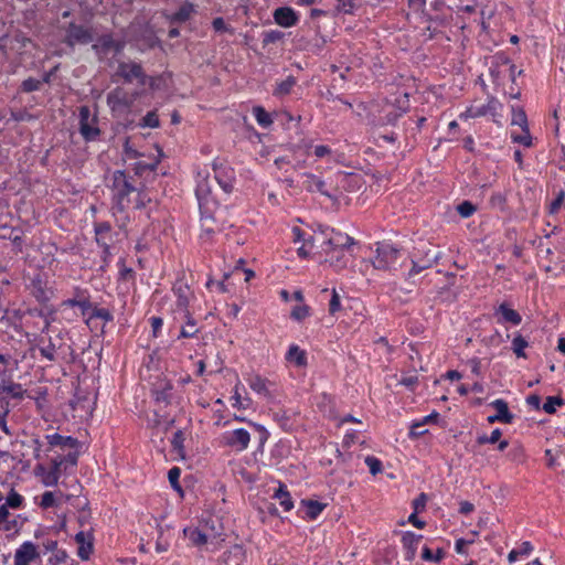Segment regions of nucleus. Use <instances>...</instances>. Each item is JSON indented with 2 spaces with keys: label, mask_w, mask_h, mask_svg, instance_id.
Masks as SVG:
<instances>
[{
  "label": "nucleus",
  "mask_w": 565,
  "mask_h": 565,
  "mask_svg": "<svg viewBox=\"0 0 565 565\" xmlns=\"http://www.w3.org/2000/svg\"><path fill=\"white\" fill-rule=\"evenodd\" d=\"M79 132L87 141L95 140L100 134L97 126V117L92 115L87 106L79 108Z\"/></svg>",
  "instance_id": "obj_3"
},
{
  "label": "nucleus",
  "mask_w": 565,
  "mask_h": 565,
  "mask_svg": "<svg viewBox=\"0 0 565 565\" xmlns=\"http://www.w3.org/2000/svg\"><path fill=\"white\" fill-rule=\"evenodd\" d=\"M417 259H429L433 257V265L440 258V252L430 243L422 242L413 252Z\"/></svg>",
  "instance_id": "obj_20"
},
{
  "label": "nucleus",
  "mask_w": 565,
  "mask_h": 565,
  "mask_svg": "<svg viewBox=\"0 0 565 565\" xmlns=\"http://www.w3.org/2000/svg\"><path fill=\"white\" fill-rule=\"evenodd\" d=\"M180 475H181V470H180L179 467H173L168 472L169 482H170L171 487L174 490H177L178 492L182 491V488H181V486L179 483Z\"/></svg>",
  "instance_id": "obj_39"
},
{
  "label": "nucleus",
  "mask_w": 565,
  "mask_h": 565,
  "mask_svg": "<svg viewBox=\"0 0 565 565\" xmlns=\"http://www.w3.org/2000/svg\"><path fill=\"white\" fill-rule=\"evenodd\" d=\"M340 309H341L340 296H339V294L337 292L335 289H332L331 299H330V302H329V313L333 316Z\"/></svg>",
  "instance_id": "obj_50"
},
{
  "label": "nucleus",
  "mask_w": 565,
  "mask_h": 565,
  "mask_svg": "<svg viewBox=\"0 0 565 565\" xmlns=\"http://www.w3.org/2000/svg\"><path fill=\"white\" fill-rule=\"evenodd\" d=\"M211 193V188L207 185V181L203 180L198 183L196 196L199 200L206 198Z\"/></svg>",
  "instance_id": "obj_55"
},
{
  "label": "nucleus",
  "mask_w": 565,
  "mask_h": 565,
  "mask_svg": "<svg viewBox=\"0 0 565 565\" xmlns=\"http://www.w3.org/2000/svg\"><path fill=\"white\" fill-rule=\"evenodd\" d=\"M273 17L275 22L282 28L294 26L298 22L296 12L289 7L277 8Z\"/></svg>",
  "instance_id": "obj_17"
},
{
  "label": "nucleus",
  "mask_w": 565,
  "mask_h": 565,
  "mask_svg": "<svg viewBox=\"0 0 565 565\" xmlns=\"http://www.w3.org/2000/svg\"><path fill=\"white\" fill-rule=\"evenodd\" d=\"M529 546H530V543L529 542H524L523 543V547L521 550H519V551L518 550H512L509 553V555H508L509 562L510 563H514L520 555L526 554L529 552V550H530Z\"/></svg>",
  "instance_id": "obj_57"
},
{
  "label": "nucleus",
  "mask_w": 565,
  "mask_h": 565,
  "mask_svg": "<svg viewBox=\"0 0 565 565\" xmlns=\"http://www.w3.org/2000/svg\"><path fill=\"white\" fill-rule=\"evenodd\" d=\"M564 200H565V192L559 191L557 196L550 204V213L554 214V213L558 212Z\"/></svg>",
  "instance_id": "obj_56"
},
{
  "label": "nucleus",
  "mask_w": 565,
  "mask_h": 565,
  "mask_svg": "<svg viewBox=\"0 0 565 565\" xmlns=\"http://www.w3.org/2000/svg\"><path fill=\"white\" fill-rule=\"evenodd\" d=\"M490 405L495 408L497 413L488 417L489 423L502 422L509 424L512 422L513 415L509 412L505 401L499 398L493 401Z\"/></svg>",
  "instance_id": "obj_18"
},
{
  "label": "nucleus",
  "mask_w": 565,
  "mask_h": 565,
  "mask_svg": "<svg viewBox=\"0 0 565 565\" xmlns=\"http://www.w3.org/2000/svg\"><path fill=\"white\" fill-rule=\"evenodd\" d=\"M212 25H213V29L216 31V32H226V31H231L233 32V30H231L223 18H215L212 22Z\"/></svg>",
  "instance_id": "obj_61"
},
{
  "label": "nucleus",
  "mask_w": 565,
  "mask_h": 565,
  "mask_svg": "<svg viewBox=\"0 0 565 565\" xmlns=\"http://www.w3.org/2000/svg\"><path fill=\"white\" fill-rule=\"evenodd\" d=\"M107 104L111 110H119L128 106L126 94L122 89L116 88L107 96Z\"/></svg>",
  "instance_id": "obj_24"
},
{
  "label": "nucleus",
  "mask_w": 565,
  "mask_h": 565,
  "mask_svg": "<svg viewBox=\"0 0 565 565\" xmlns=\"http://www.w3.org/2000/svg\"><path fill=\"white\" fill-rule=\"evenodd\" d=\"M332 150L324 145H318L313 148V153L317 158H324L331 154Z\"/></svg>",
  "instance_id": "obj_63"
},
{
  "label": "nucleus",
  "mask_w": 565,
  "mask_h": 565,
  "mask_svg": "<svg viewBox=\"0 0 565 565\" xmlns=\"http://www.w3.org/2000/svg\"><path fill=\"white\" fill-rule=\"evenodd\" d=\"M184 313H185V318L188 320H186L185 326H183L181 329L180 337L181 338H192L198 333L196 322L194 319H192L190 317L189 311H186Z\"/></svg>",
  "instance_id": "obj_34"
},
{
  "label": "nucleus",
  "mask_w": 565,
  "mask_h": 565,
  "mask_svg": "<svg viewBox=\"0 0 565 565\" xmlns=\"http://www.w3.org/2000/svg\"><path fill=\"white\" fill-rule=\"evenodd\" d=\"M90 318H99L108 322L113 320V315L108 309L105 308H93Z\"/></svg>",
  "instance_id": "obj_51"
},
{
  "label": "nucleus",
  "mask_w": 565,
  "mask_h": 565,
  "mask_svg": "<svg viewBox=\"0 0 565 565\" xmlns=\"http://www.w3.org/2000/svg\"><path fill=\"white\" fill-rule=\"evenodd\" d=\"M249 443L250 434L245 428H236L222 435V444L238 452L246 450Z\"/></svg>",
  "instance_id": "obj_6"
},
{
  "label": "nucleus",
  "mask_w": 565,
  "mask_h": 565,
  "mask_svg": "<svg viewBox=\"0 0 565 565\" xmlns=\"http://www.w3.org/2000/svg\"><path fill=\"white\" fill-rule=\"evenodd\" d=\"M364 461L373 476H376L382 471V462L377 458L367 456Z\"/></svg>",
  "instance_id": "obj_46"
},
{
  "label": "nucleus",
  "mask_w": 565,
  "mask_h": 565,
  "mask_svg": "<svg viewBox=\"0 0 565 565\" xmlns=\"http://www.w3.org/2000/svg\"><path fill=\"white\" fill-rule=\"evenodd\" d=\"M412 268L407 274V279L413 278L415 275L422 273L423 270L433 267V257L429 259H417L411 256Z\"/></svg>",
  "instance_id": "obj_25"
},
{
  "label": "nucleus",
  "mask_w": 565,
  "mask_h": 565,
  "mask_svg": "<svg viewBox=\"0 0 565 565\" xmlns=\"http://www.w3.org/2000/svg\"><path fill=\"white\" fill-rule=\"evenodd\" d=\"M62 459H64V465L68 463L71 466H75L77 463L78 459V451L77 449H72L67 452V455L62 456Z\"/></svg>",
  "instance_id": "obj_62"
},
{
  "label": "nucleus",
  "mask_w": 565,
  "mask_h": 565,
  "mask_svg": "<svg viewBox=\"0 0 565 565\" xmlns=\"http://www.w3.org/2000/svg\"><path fill=\"white\" fill-rule=\"evenodd\" d=\"M193 12H194V6L192 3H185L170 18V21L172 23L185 22L190 19V17Z\"/></svg>",
  "instance_id": "obj_27"
},
{
  "label": "nucleus",
  "mask_w": 565,
  "mask_h": 565,
  "mask_svg": "<svg viewBox=\"0 0 565 565\" xmlns=\"http://www.w3.org/2000/svg\"><path fill=\"white\" fill-rule=\"evenodd\" d=\"M63 497L64 495L61 492L58 493V497H56V494L54 492L46 491L41 497L40 505L43 509H49L51 507L60 505L61 504L60 500Z\"/></svg>",
  "instance_id": "obj_31"
},
{
  "label": "nucleus",
  "mask_w": 565,
  "mask_h": 565,
  "mask_svg": "<svg viewBox=\"0 0 565 565\" xmlns=\"http://www.w3.org/2000/svg\"><path fill=\"white\" fill-rule=\"evenodd\" d=\"M403 111L401 108L391 103L376 106L369 114V124L373 127H385L395 125Z\"/></svg>",
  "instance_id": "obj_2"
},
{
  "label": "nucleus",
  "mask_w": 565,
  "mask_h": 565,
  "mask_svg": "<svg viewBox=\"0 0 565 565\" xmlns=\"http://www.w3.org/2000/svg\"><path fill=\"white\" fill-rule=\"evenodd\" d=\"M498 313H500L505 322H510L512 324H519L521 322V316L514 309L509 308L507 305H500L498 309Z\"/></svg>",
  "instance_id": "obj_28"
},
{
  "label": "nucleus",
  "mask_w": 565,
  "mask_h": 565,
  "mask_svg": "<svg viewBox=\"0 0 565 565\" xmlns=\"http://www.w3.org/2000/svg\"><path fill=\"white\" fill-rule=\"evenodd\" d=\"M296 84V81L294 77H288L285 81L280 82L276 89L275 95H286L289 94L294 85Z\"/></svg>",
  "instance_id": "obj_38"
},
{
  "label": "nucleus",
  "mask_w": 565,
  "mask_h": 565,
  "mask_svg": "<svg viewBox=\"0 0 565 565\" xmlns=\"http://www.w3.org/2000/svg\"><path fill=\"white\" fill-rule=\"evenodd\" d=\"M275 498L279 500L280 505L285 511H289L292 509L294 504L290 498L289 492L285 489L284 486H280L275 492Z\"/></svg>",
  "instance_id": "obj_33"
},
{
  "label": "nucleus",
  "mask_w": 565,
  "mask_h": 565,
  "mask_svg": "<svg viewBox=\"0 0 565 565\" xmlns=\"http://www.w3.org/2000/svg\"><path fill=\"white\" fill-rule=\"evenodd\" d=\"M113 206L111 212L119 227H125L129 221V207L141 209L149 201L147 195L138 191L124 171L113 173Z\"/></svg>",
  "instance_id": "obj_1"
},
{
  "label": "nucleus",
  "mask_w": 565,
  "mask_h": 565,
  "mask_svg": "<svg viewBox=\"0 0 565 565\" xmlns=\"http://www.w3.org/2000/svg\"><path fill=\"white\" fill-rule=\"evenodd\" d=\"M39 557L36 547L31 542H24L14 554V565H30L35 558Z\"/></svg>",
  "instance_id": "obj_15"
},
{
  "label": "nucleus",
  "mask_w": 565,
  "mask_h": 565,
  "mask_svg": "<svg viewBox=\"0 0 565 565\" xmlns=\"http://www.w3.org/2000/svg\"><path fill=\"white\" fill-rule=\"evenodd\" d=\"M422 557L424 561L428 562H439L444 557V551L437 550V553L434 555L430 548L424 547Z\"/></svg>",
  "instance_id": "obj_47"
},
{
  "label": "nucleus",
  "mask_w": 565,
  "mask_h": 565,
  "mask_svg": "<svg viewBox=\"0 0 565 565\" xmlns=\"http://www.w3.org/2000/svg\"><path fill=\"white\" fill-rule=\"evenodd\" d=\"M356 182V177L343 171H338L329 177V188L331 192L335 193L332 201H338L344 192L352 190L353 184Z\"/></svg>",
  "instance_id": "obj_4"
},
{
  "label": "nucleus",
  "mask_w": 565,
  "mask_h": 565,
  "mask_svg": "<svg viewBox=\"0 0 565 565\" xmlns=\"http://www.w3.org/2000/svg\"><path fill=\"white\" fill-rule=\"evenodd\" d=\"M310 315V308L307 305H299L291 310V318L301 321Z\"/></svg>",
  "instance_id": "obj_41"
},
{
  "label": "nucleus",
  "mask_w": 565,
  "mask_h": 565,
  "mask_svg": "<svg viewBox=\"0 0 565 565\" xmlns=\"http://www.w3.org/2000/svg\"><path fill=\"white\" fill-rule=\"evenodd\" d=\"M564 404V399L559 396H548L545 403L542 406V409L547 414H553L556 412V407L562 406Z\"/></svg>",
  "instance_id": "obj_35"
},
{
  "label": "nucleus",
  "mask_w": 565,
  "mask_h": 565,
  "mask_svg": "<svg viewBox=\"0 0 565 565\" xmlns=\"http://www.w3.org/2000/svg\"><path fill=\"white\" fill-rule=\"evenodd\" d=\"M352 244V237L347 234L332 231V235L328 238H323L321 242V249L327 253L330 249L344 248L351 246Z\"/></svg>",
  "instance_id": "obj_14"
},
{
  "label": "nucleus",
  "mask_w": 565,
  "mask_h": 565,
  "mask_svg": "<svg viewBox=\"0 0 565 565\" xmlns=\"http://www.w3.org/2000/svg\"><path fill=\"white\" fill-rule=\"evenodd\" d=\"M94 40L93 33L90 29L85 28L83 25H78L75 23H71L66 30V35L64 42L68 46H74L76 44H88Z\"/></svg>",
  "instance_id": "obj_8"
},
{
  "label": "nucleus",
  "mask_w": 565,
  "mask_h": 565,
  "mask_svg": "<svg viewBox=\"0 0 565 565\" xmlns=\"http://www.w3.org/2000/svg\"><path fill=\"white\" fill-rule=\"evenodd\" d=\"M249 387L257 394L265 397H270V391L268 388L269 382L266 379L255 374L247 379Z\"/></svg>",
  "instance_id": "obj_23"
},
{
  "label": "nucleus",
  "mask_w": 565,
  "mask_h": 565,
  "mask_svg": "<svg viewBox=\"0 0 565 565\" xmlns=\"http://www.w3.org/2000/svg\"><path fill=\"white\" fill-rule=\"evenodd\" d=\"M45 439L47 441L49 448L46 451H50L54 448H58L62 451L77 449L79 443L76 438L71 436H63L60 434H51L46 435Z\"/></svg>",
  "instance_id": "obj_13"
},
{
  "label": "nucleus",
  "mask_w": 565,
  "mask_h": 565,
  "mask_svg": "<svg viewBox=\"0 0 565 565\" xmlns=\"http://www.w3.org/2000/svg\"><path fill=\"white\" fill-rule=\"evenodd\" d=\"M286 360L298 367H303L307 365L306 351L301 350L297 344H291L286 353Z\"/></svg>",
  "instance_id": "obj_22"
},
{
  "label": "nucleus",
  "mask_w": 565,
  "mask_h": 565,
  "mask_svg": "<svg viewBox=\"0 0 565 565\" xmlns=\"http://www.w3.org/2000/svg\"><path fill=\"white\" fill-rule=\"evenodd\" d=\"M302 504L306 507V515L310 520H315L326 508V504L318 502V501H302Z\"/></svg>",
  "instance_id": "obj_30"
},
{
  "label": "nucleus",
  "mask_w": 565,
  "mask_h": 565,
  "mask_svg": "<svg viewBox=\"0 0 565 565\" xmlns=\"http://www.w3.org/2000/svg\"><path fill=\"white\" fill-rule=\"evenodd\" d=\"M67 557L68 555L65 551L57 548L55 552H53V555L50 558V563L53 565L64 564Z\"/></svg>",
  "instance_id": "obj_53"
},
{
  "label": "nucleus",
  "mask_w": 565,
  "mask_h": 565,
  "mask_svg": "<svg viewBox=\"0 0 565 565\" xmlns=\"http://www.w3.org/2000/svg\"><path fill=\"white\" fill-rule=\"evenodd\" d=\"M457 211L462 217H469L476 211V207L469 201H465L457 206Z\"/></svg>",
  "instance_id": "obj_49"
},
{
  "label": "nucleus",
  "mask_w": 565,
  "mask_h": 565,
  "mask_svg": "<svg viewBox=\"0 0 565 565\" xmlns=\"http://www.w3.org/2000/svg\"><path fill=\"white\" fill-rule=\"evenodd\" d=\"M38 475L41 476L42 482L46 487H53L58 482L57 472L51 471L50 469L44 468L43 466L36 467Z\"/></svg>",
  "instance_id": "obj_29"
},
{
  "label": "nucleus",
  "mask_w": 565,
  "mask_h": 565,
  "mask_svg": "<svg viewBox=\"0 0 565 565\" xmlns=\"http://www.w3.org/2000/svg\"><path fill=\"white\" fill-rule=\"evenodd\" d=\"M527 347V342L522 337H515L512 341V351L519 358H525L524 349Z\"/></svg>",
  "instance_id": "obj_40"
},
{
  "label": "nucleus",
  "mask_w": 565,
  "mask_h": 565,
  "mask_svg": "<svg viewBox=\"0 0 565 565\" xmlns=\"http://www.w3.org/2000/svg\"><path fill=\"white\" fill-rule=\"evenodd\" d=\"M109 231H110V225L108 223L103 222V223L96 224L95 232H96V236H97V242L99 243L103 235L107 234Z\"/></svg>",
  "instance_id": "obj_60"
},
{
  "label": "nucleus",
  "mask_w": 565,
  "mask_h": 565,
  "mask_svg": "<svg viewBox=\"0 0 565 565\" xmlns=\"http://www.w3.org/2000/svg\"><path fill=\"white\" fill-rule=\"evenodd\" d=\"M9 414V407H8V403H6V406L3 407L2 412L0 413V428L2 429V431L7 435H11V431L7 425V416Z\"/></svg>",
  "instance_id": "obj_59"
},
{
  "label": "nucleus",
  "mask_w": 565,
  "mask_h": 565,
  "mask_svg": "<svg viewBox=\"0 0 565 565\" xmlns=\"http://www.w3.org/2000/svg\"><path fill=\"white\" fill-rule=\"evenodd\" d=\"M184 533L195 545H203L207 542L206 535L198 529L184 530Z\"/></svg>",
  "instance_id": "obj_37"
},
{
  "label": "nucleus",
  "mask_w": 565,
  "mask_h": 565,
  "mask_svg": "<svg viewBox=\"0 0 565 565\" xmlns=\"http://www.w3.org/2000/svg\"><path fill=\"white\" fill-rule=\"evenodd\" d=\"M0 393L10 394L13 397L21 398L23 396V390L20 384H9L0 386Z\"/></svg>",
  "instance_id": "obj_43"
},
{
  "label": "nucleus",
  "mask_w": 565,
  "mask_h": 565,
  "mask_svg": "<svg viewBox=\"0 0 565 565\" xmlns=\"http://www.w3.org/2000/svg\"><path fill=\"white\" fill-rule=\"evenodd\" d=\"M173 292L177 297V307L186 312L190 300L193 297V292L190 290V287L183 281H177L173 286Z\"/></svg>",
  "instance_id": "obj_16"
},
{
  "label": "nucleus",
  "mask_w": 565,
  "mask_h": 565,
  "mask_svg": "<svg viewBox=\"0 0 565 565\" xmlns=\"http://www.w3.org/2000/svg\"><path fill=\"white\" fill-rule=\"evenodd\" d=\"M420 540L422 535H417L413 532L404 533L402 543L405 550V558L407 561H413L415 558L417 546Z\"/></svg>",
  "instance_id": "obj_21"
},
{
  "label": "nucleus",
  "mask_w": 565,
  "mask_h": 565,
  "mask_svg": "<svg viewBox=\"0 0 565 565\" xmlns=\"http://www.w3.org/2000/svg\"><path fill=\"white\" fill-rule=\"evenodd\" d=\"M142 125L150 128H157L159 126V118L156 113L150 111L142 118Z\"/></svg>",
  "instance_id": "obj_54"
},
{
  "label": "nucleus",
  "mask_w": 565,
  "mask_h": 565,
  "mask_svg": "<svg viewBox=\"0 0 565 565\" xmlns=\"http://www.w3.org/2000/svg\"><path fill=\"white\" fill-rule=\"evenodd\" d=\"M214 179L226 193H231L234 188V170L223 163L214 164Z\"/></svg>",
  "instance_id": "obj_12"
},
{
  "label": "nucleus",
  "mask_w": 565,
  "mask_h": 565,
  "mask_svg": "<svg viewBox=\"0 0 565 565\" xmlns=\"http://www.w3.org/2000/svg\"><path fill=\"white\" fill-rule=\"evenodd\" d=\"M117 75L122 77L126 82L137 79L139 83L145 84V73L140 64L135 62H120L117 68Z\"/></svg>",
  "instance_id": "obj_11"
},
{
  "label": "nucleus",
  "mask_w": 565,
  "mask_h": 565,
  "mask_svg": "<svg viewBox=\"0 0 565 565\" xmlns=\"http://www.w3.org/2000/svg\"><path fill=\"white\" fill-rule=\"evenodd\" d=\"M75 542L78 544L77 555L81 559L87 561L93 552V537L84 531L75 535Z\"/></svg>",
  "instance_id": "obj_19"
},
{
  "label": "nucleus",
  "mask_w": 565,
  "mask_h": 565,
  "mask_svg": "<svg viewBox=\"0 0 565 565\" xmlns=\"http://www.w3.org/2000/svg\"><path fill=\"white\" fill-rule=\"evenodd\" d=\"M339 9L344 13H352L355 8L354 0H339Z\"/></svg>",
  "instance_id": "obj_64"
},
{
  "label": "nucleus",
  "mask_w": 565,
  "mask_h": 565,
  "mask_svg": "<svg viewBox=\"0 0 565 565\" xmlns=\"http://www.w3.org/2000/svg\"><path fill=\"white\" fill-rule=\"evenodd\" d=\"M41 85H42V82L40 79L30 77L22 82L21 88L25 93H31V92L39 90Z\"/></svg>",
  "instance_id": "obj_45"
},
{
  "label": "nucleus",
  "mask_w": 565,
  "mask_h": 565,
  "mask_svg": "<svg viewBox=\"0 0 565 565\" xmlns=\"http://www.w3.org/2000/svg\"><path fill=\"white\" fill-rule=\"evenodd\" d=\"M185 438H184V434L182 430H177L173 435V438H172V447L173 449L181 456L183 457V443H184Z\"/></svg>",
  "instance_id": "obj_42"
},
{
  "label": "nucleus",
  "mask_w": 565,
  "mask_h": 565,
  "mask_svg": "<svg viewBox=\"0 0 565 565\" xmlns=\"http://www.w3.org/2000/svg\"><path fill=\"white\" fill-rule=\"evenodd\" d=\"M124 47L125 42L115 40L110 34L102 35L96 43L93 44V50L99 57L106 56L110 52L118 54Z\"/></svg>",
  "instance_id": "obj_10"
},
{
  "label": "nucleus",
  "mask_w": 565,
  "mask_h": 565,
  "mask_svg": "<svg viewBox=\"0 0 565 565\" xmlns=\"http://www.w3.org/2000/svg\"><path fill=\"white\" fill-rule=\"evenodd\" d=\"M511 125L512 126H520L525 135H515L511 134V138L514 142H519L524 145L525 147H530V135L529 128H527V117L526 113L522 108H515L512 107V118H511Z\"/></svg>",
  "instance_id": "obj_9"
},
{
  "label": "nucleus",
  "mask_w": 565,
  "mask_h": 565,
  "mask_svg": "<svg viewBox=\"0 0 565 565\" xmlns=\"http://www.w3.org/2000/svg\"><path fill=\"white\" fill-rule=\"evenodd\" d=\"M63 466H64V459H62V455H57V456L52 458L51 467L49 469L51 471L57 472V476L60 478Z\"/></svg>",
  "instance_id": "obj_58"
},
{
  "label": "nucleus",
  "mask_w": 565,
  "mask_h": 565,
  "mask_svg": "<svg viewBox=\"0 0 565 565\" xmlns=\"http://www.w3.org/2000/svg\"><path fill=\"white\" fill-rule=\"evenodd\" d=\"M253 114L259 126L268 128L273 124L271 116L260 106L253 108Z\"/></svg>",
  "instance_id": "obj_32"
},
{
  "label": "nucleus",
  "mask_w": 565,
  "mask_h": 565,
  "mask_svg": "<svg viewBox=\"0 0 565 565\" xmlns=\"http://www.w3.org/2000/svg\"><path fill=\"white\" fill-rule=\"evenodd\" d=\"M10 512L9 507H6V504L0 505V530L1 531H12L17 527V521L15 520H9Z\"/></svg>",
  "instance_id": "obj_26"
},
{
  "label": "nucleus",
  "mask_w": 565,
  "mask_h": 565,
  "mask_svg": "<svg viewBox=\"0 0 565 565\" xmlns=\"http://www.w3.org/2000/svg\"><path fill=\"white\" fill-rule=\"evenodd\" d=\"M22 502H23V498L14 490H11V492L9 493V495L6 499L4 504H6V507H9L11 509H18L21 507Z\"/></svg>",
  "instance_id": "obj_44"
},
{
  "label": "nucleus",
  "mask_w": 565,
  "mask_h": 565,
  "mask_svg": "<svg viewBox=\"0 0 565 565\" xmlns=\"http://www.w3.org/2000/svg\"><path fill=\"white\" fill-rule=\"evenodd\" d=\"M232 399L234 401V403H233L234 407L243 408V409L247 408L249 405V402H250L249 398H245V399L242 398V396L238 392V384H236V386H235L234 395H233Z\"/></svg>",
  "instance_id": "obj_48"
},
{
  "label": "nucleus",
  "mask_w": 565,
  "mask_h": 565,
  "mask_svg": "<svg viewBox=\"0 0 565 565\" xmlns=\"http://www.w3.org/2000/svg\"><path fill=\"white\" fill-rule=\"evenodd\" d=\"M284 36H285V34L279 30L265 31L263 33L262 43L264 46H267L268 44L281 41L284 39Z\"/></svg>",
  "instance_id": "obj_36"
},
{
  "label": "nucleus",
  "mask_w": 565,
  "mask_h": 565,
  "mask_svg": "<svg viewBox=\"0 0 565 565\" xmlns=\"http://www.w3.org/2000/svg\"><path fill=\"white\" fill-rule=\"evenodd\" d=\"M301 185L306 191L311 193L318 192L330 200L335 195V193L331 192V188H329V178L324 180L312 173H303L301 175Z\"/></svg>",
  "instance_id": "obj_7"
},
{
  "label": "nucleus",
  "mask_w": 565,
  "mask_h": 565,
  "mask_svg": "<svg viewBox=\"0 0 565 565\" xmlns=\"http://www.w3.org/2000/svg\"><path fill=\"white\" fill-rule=\"evenodd\" d=\"M399 250L390 244H381L376 248L373 266L380 270H390L397 260Z\"/></svg>",
  "instance_id": "obj_5"
},
{
  "label": "nucleus",
  "mask_w": 565,
  "mask_h": 565,
  "mask_svg": "<svg viewBox=\"0 0 565 565\" xmlns=\"http://www.w3.org/2000/svg\"><path fill=\"white\" fill-rule=\"evenodd\" d=\"M40 354L49 360V361H55V347L53 343H49L47 345L40 347L39 348Z\"/></svg>",
  "instance_id": "obj_52"
}]
</instances>
